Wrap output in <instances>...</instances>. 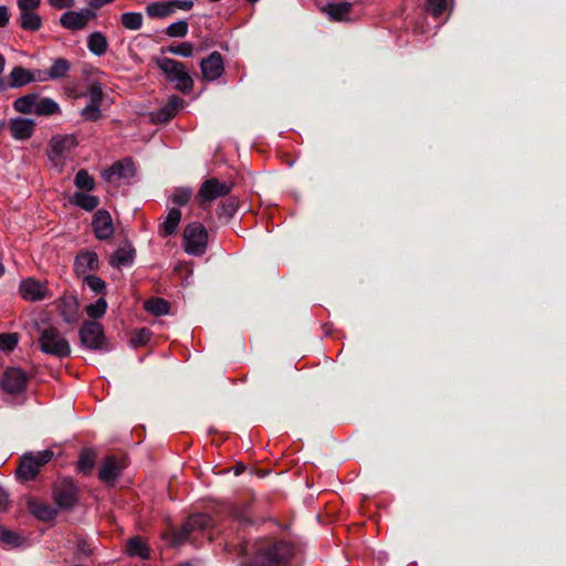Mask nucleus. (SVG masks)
<instances>
[{
  "label": "nucleus",
  "mask_w": 566,
  "mask_h": 566,
  "mask_svg": "<svg viewBox=\"0 0 566 566\" xmlns=\"http://www.w3.org/2000/svg\"><path fill=\"white\" fill-rule=\"evenodd\" d=\"M127 552L130 556H137L143 559L149 557V552L146 545L138 537H132L127 542Z\"/></svg>",
  "instance_id": "obj_36"
},
{
  "label": "nucleus",
  "mask_w": 566,
  "mask_h": 566,
  "mask_svg": "<svg viewBox=\"0 0 566 566\" xmlns=\"http://www.w3.org/2000/svg\"><path fill=\"white\" fill-rule=\"evenodd\" d=\"M74 202L77 207L84 209L85 211H93L98 206L99 200L96 196L93 195L75 192Z\"/></svg>",
  "instance_id": "obj_35"
},
{
  "label": "nucleus",
  "mask_w": 566,
  "mask_h": 566,
  "mask_svg": "<svg viewBox=\"0 0 566 566\" xmlns=\"http://www.w3.org/2000/svg\"><path fill=\"white\" fill-rule=\"evenodd\" d=\"M448 7V0H426V10L434 18L440 17Z\"/></svg>",
  "instance_id": "obj_45"
},
{
  "label": "nucleus",
  "mask_w": 566,
  "mask_h": 566,
  "mask_svg": "<svg viewBox=\"0 0 566 566\" xmlns=\"http://www.w3.org/2000/svg\"><path fill=\"white\" fill-rule=\"evenodd\" d=\"M135 256L136 251L130 244L120 247L114 252L111 265L117 269L129 268L133 265Z\"/></svg>",
  "instance_id": "obj_21"
},
{
  "label": "nucleus",
  "mask_w": 566,
  "mask_h": 566,
  "mask_svg": "<svg viewBox=\"0 0 566 566\" xmlns=\"http://www.w3.org/2000/svg\"><path fill=\"white\" fill-rule=\"evenodd\" d=\"M35 331L39 334L41 352L57 358H65L71 355V345L69 340L55 326H42L41 323L36 322Z\"/></svg>",
  "instance_id": "obj_1"
},
{
  "label": "nucleus",
  "mask_w": 566,
  "mask_h": 566,
  "mask_svg": "<svg viewBox=\"0 0 566 566\" xmlns=\"http://www.w3.org/2000/svg\"><path fill=\"white\" fill-rule=\"evenodd\" d=\"M8 505H9V494L3 488L0 486V512L7 511Z\"/></svg>",
  "instance_id": "obj_55"
},
{
  "label": "nucleus",
  "mask_w": 566,
  "mask_h": 566,
  "mask_svg": "<svg viewBox=\"0 0 566 566\" xmlns=\"http://www.w3.org/2000/svg\"><path fill=\"white\" fill-rule=\"evenodd\" d=\"M185 102L182 98L172 95L169 97L167 103L158 109L156 118L161 122H167L176 115L178 111L184 108Z\"/></svg>",
  "instance_id": "obj_24"
},
{
  "label": "nucleus",
  "mask_w": 566,
  "mask_h": 566,
  "mask_svg": "<svg viewBox=\"0 0 566 566\" xmlns=\"http://www.w3.org/2000/svg\"><path fill=\"white\" fill-rule=\"evenodd\" d=\"M158 69L166 75L167 80L175 84V88L182 93H189L193 88V81L184 63L170 57H159Z\"/></svg>",
  "instance_id": "obj_2"
},
{
  "label": "nucleus",
  "mask_w": 566,
  "mask_h": 566,
  "mask_svg": "<svg viewBox=\"0 0 566 566\" xmlns=\"http://www.w3.org/2000/svg\"><path fill=\"white\" fill-rule=\"evenodd\" d=\"M3 273H4V266L2 265V263H0V276H2Z\"/></svg>",
  "instance_id": "obj_61"
},
{
  "label": "nucleus",
  "mask_w": 566,
  "mask_h": 566,
  "mask_svg": "<svg viewBox=\"0 0 566 566\" xmlns=\"http://www.w3.org/2000/svg\"><path fill=\"white\" fill-rule=\"evenodd\" d=\"M19 292L22 298L30 302H40L45 298L48 295V287L44 283L29 277L27 280L21 281L19 285Z\"/></svg>",
  "instance_id": "obj_14"
},
{
  "label": "nucleus",
  "mask_w": 566,
  "mask_h": 566,
  "mask_svg": "<svg viewBox=\"0 0 566 566\" xmlns=\"http://www.w3.org/2000/svg\"><path fill=\"white\" fill-rule=\"evenodd\" d=\"M96 17L91 9H81L80 11H66L60 17V23L63 28L71 31L84 29L88 21Z\"/></svg>",
  "instance_id": "obj_12"
},
{
  "label": "nucleus",
  "mask_w": 566,
  "mask_h": 566,
  "mask_svg": "<svg viewBox=\"0 0 566 566\" xmlns=\"http://www.w3.org/2000/svg\"><path fill=\"white\" fill-rule=\"evenodd\" d=\"M180 220L181 211L178 208H171L159 227V234L165 238L174 234L178 229Z\"/></svg>",
  "instance_id": "obj_25"
},
{
  "label": "nucleus",
  "mask_w": 566,
  "mask_h": 566,
  "mask_svg": "<svg viewBox=\"0 0 566 566\" xmlns=\"http://www.w3.org/2000/svg\"><path fill=\"white\" fill-rule=\"evenodd\" d=\"M122 473V468L117 464L114 457H107L103 460L98 470V479L106 484H114Z\"/></svg>",
  "instance_id": "obj_18"
},
{
  "label": "nucleus",
  "mask_w": 566,
  "mask_h": 566,
  "mask_svg": "<svg viewBox=\"0 0 566 566\" xmlns=\"http://www.w3.org/2000/svg\"><path fill=\"white\" fill-rule=\"evenodd\" d=\"M28 509L33 516L43 522L53 521L57 515V510L49 504L30 500Z\"/></svg>",
  "instance_id": "obj_22"
},
{
  "label": "nucleus",
  "mask_w": 566,
  "mask_h": 566,
  "mask_svg": "<svg viewBox=\"0 0 566 566\" xmlns=\"http://www.w3.org/2000/svg\"><path fill=\"white\" fill-rule=\"evenodd\" d=\"M35 120L27 117H14L9 122L11 136L17 140H25L34 133Z\"/></svg>",
  "instance_id": "obj_16"
},
{
  "label": "nucleus",
  "mask_w": 566,
  "mask_h": 566,
  "mask_svg": "<svg viewBox=\"0 0 566 566\" xmlns=\"http://www.w3.org/2000/svg\"><path fill=\"white\" fill-rule=\"evenodd\" d=\"M81 344L94 352L106 353L111 348L103 325L96 321H85L78 332Z\"/></svg>",
  "instance_id": "obj_3"
},
{
  "label": "nucleus",
  "mask_w": 566,
  "mask_h": 566,
  "mask_svg": "<svg viewBox=\"0 0 566 566\" xmlns=\"http://www.w3.org/2000/svg\"><path fill=\"white\" fill-rule=\"evenodd\" d=\"M151 331L143 327L134 332L130 344L133 347H139L146 345L151 338Z\"/></svg>",
  "instance_id": "obj_44"
},
{
  "label": "nucleus",
  "mask_w": 566,
  "mask_h": 566,
  "mask_svg": "<svg viewBox=\"0 0 566 566\" xmlns=\"http://www.w3.org/2000/svg\"><path fill=\"white\" fill-rule=\"evenodd\" d=\"M189 27L186 20H179L170 23L166 29V34L170 38H185Z\"/></svg>",
  "instance_id": "obj_40"
},
{
  "label": "nucleus",
  "mask_w": 566,
  "mask_h": 566,
  "mask_svg": "<svg viewBox=\"0 0 566 566\" xmlns=\"http://www.w3.org/2000/svg\"><path fill=\"white\" fill-rule=\"evenodd\" d=\"M208 233L199 223L188 224L184 231V249L189 255L200 256L207 250Z\"/></svg>",
  "instance_id": "obj_6"
},
{
  "label": "nucleus",
  "mask_w": 566,
  "mask_h": 566,
  "mask_svg": "<svg viewBox=\"0 0 566 566\" xmlns=\"http://www.w3.org/2000/svg\"><path fill=\"white\" fill-rule=\"evenodd\" d=\"M60 315L66 324H75L78 321L80 303L74 295H64L59 303Z\"/></svg>",
  "instance_id": "obj_17"
},
{
  "label": "nucleus",
  "mask_w": 566,
  "mask_h": 566,
  "mask_svg": "<svg viewBox=\"0 0 566 566\" xmlns=\"http://www.w3.org/2000/svg\"><path fill=\"white\" fill-rule=\"evenodd\" d=\"M98 266V256L94 251H83L75 258L74 269L78 275H85Z\"/></svg>",
  "instance_id": "obj_20"
},
{
  "label": "nucleus",
  "mask_w": 566,
  "mask_h": 566,
  "mask_svg": "<svg viewBox=\"0 0 566 566\" xmlns=\"http://www.w3.org/2000/svg\"><path fill=\"white\" fill-rule=\"evenodd\" d=\"M33 82L31 71L22 66H14L9 74L8 88H17Z\"/></svg>",
  "instance_id": "obj_26"
},
{
  "label": "nucleus",
  "mask_w": 566,
  "mask_h": 566,
  "mask_svg": "<svg viewBox=\"0 0 566 566\" xmlns=\"http://www.w3.org/2000/svg\"><path fill=\"white\" fill-rule=\"evenodd\" d=\"M0 542L7 547H19L23 543V538L15 532L0 527Z\"/></svg>",
  "instance_id": "obj_37"
},
{
  "label": "nucleus",
  "mask_w": 566,
  "mask_h": 566,
  "mask_svg": "<svg viewBox=\"0 0 566 566\" xmlns=\"http://www.w3.org/2000/svg\"><path fill=\"white\" fill-rule=\"evenodd\" d=\"M241 554H242L243 556H250V553L248 552V548H247V547H242V548H241Z\"/></svg>",
  "instance_id": "obj_60"
},
{
  "label": "nucleus",
  "mask_w": 566,
  "mask_h": 566,
  "mask_svg": "<svg viewBox=\"0 0 566 566\" xmlns=\"http://www.w3.org/2000/svg\"><path fill=\"white\" fill-rule=\"evenodd\" d=\"M93 231L98 240H106L113 237L114 227L111 214L105 210H98L93 218Z\"/></svg>",
  "instance_id": "obj_15"
},
{
  "label": "nucleus",
  "mask_w": 566,
  "mask_h": 566,
  "mask_svg": "<svg viewBox=\"0 0 566 566\" xmlns=\"http://www.w3.org/2000/svg\"><path fill=\"white\" fill-rule=\"evenodd\" d=\"M87 49L95 56H103L108 50V41L104 33L94 31L87 36Z\"/></svg>",
  "instance_id": "obj_23"
},
{
  "label": "nucleus",
  "mask_w": 566,
  "mask_h": 566,
  "mask_svg": "<svg viewBox=\"0 0 566 566\" xmlns=\"http://www.w3.org/2000/svg\"><path fill=\"white\" fill-rule=\"evenodd\" d=\"M101 105H93V104H87L82 111H81V115L87 119V120H92V122H96L101 117H102V111H101Z\"/></svg>",
  "instance_id": "obj_50"
},
{
  "label": "nucleus",
  "mask_w": 566,
  "mask_h": 566,
  "mask_svg": "<svg viewBox=\"0 0 566 566\" xmlns=\"http://www.w3.org/2000/svg\"><path fill=\"white\" fill-rule=\"evenodd\" d=\"M53 458L51 450H42L39 452H28L21 457L20 465L17 474L24 481H30L39 473L40 468Z\"/></svg>",
  "instance_id": "obj_5"
},
{
  "label": "nucleus",
  "mask_w": 566,
  "mask_h": 566,
  "mask_svg": "<svg viewBox=\"0 0 566 566\" xmlns=\"http://www.w3.org/2000/svg\"><path fill=\"white\" fill-rule=\"evenodd\" d=\"M76 146L77 139L74 135H55L49 143L48 156L55 165L62 164Z\"/></svg>",
  "instance_id": "obj_7"
},
{
  "label": "nucleus",
  "mask_w": 566,
  "mask_h": 566,
  "mask_svg": "<svg viewBox=\"0 0 566 566\" xmlns=\"http://www.w3.org/2000/svg\"><path fill=\"white\" fill-rule=\"evenodd\" d=\"M29 376L28 374L19 368H8L0 379L1 388L10 395H19L24 392L27 389Z\"/></svg>",
  "instance_id": "obj_9"
},
{
  "label": "nucleus",
  "mask_w": 566,
  "mask_h": 566,
  "mask_svg": "<svg viewBox=\"0 0 566 566\" xmlns=\"http://www.w3.org/2000/svg\"><path fill=\"white\" fill-rule=\"evenodd\" d=\"M292 555L293 546L289 542L280 541L259 549L251 559L259 566H272L287 560Z\"/></svg>",
  "instance_id": "obj_4"
},
{
  "label": "nucleus",
  "mask_w": 566,
  "mask_h": 566,
  "mask_svg": "<svg viewBox=\"0 0 566 566\" xmlns=\"http://www.w3.org/2000/svg\"><path fill=\"white\" fill-rule=\"evenodd\" d=\"M88 103L93 105H101L103 99V84L99 82H92L85 93Z\"/></svg>",
  "instance_id": "obj_39"
},
{
  "label": "nucleus",
  "mask_w": 566,
  "mask_h": 566,
  "mask_svg": "<svg viewBox=\"0 0 566 566\" xmlns=\"http://www.w3.org/2000/svg\"><path fill=\"white\" fill-rule=\"evenodd\" d=\"M8 126L7 122L4 119L0 120V133Z\"/></svg>",
  "instance_id": "obj_59"
},
{
  "label": "nucleus",
  "mask_w": 566,
  "mask_h": 566,
  "mask_svg": "<svg viewBox=\"0 0 566 566\" xmlns=\"http://www.w3.org/2000/svg\"><path fill=\"white\" fill-rule=\"evenodd\" d=\"M232 184L220 181L217 178H209L202 182L198 191V198L200 199L201 203L210 202L217 198L229 195L232 190Z\"/></svg>",
  "instance_id": "obj_11"
},
{
  "label": "nucleus",
  "mask_w": 566,
  "mask_h": 566,
  "mask_svg": "<svg viewBox=\"0 0 566 566\" xmlns=\"http://www.w3.org/2000/svg\"><path fill=\"white\" fill-rule=\"evenodd\" d=\"M41 4V0H17L20 12L35 11Z\"/></svg>",
  "instance_id": "obj_51"
},
{
  "label": "nucleus",
  "mask_w": 566,
  "mask_h": 566,
  "mask_svg": "<svg viewBox=\"0 0 566 566\" xmlns=\"http://www.w3.org/2000/svg\"><path fill=\"white\" fill-rule=\"evenodd\" d=\"M53 497L59 510L71 511L77 503V488L71 481H63L54 486Z\"/></svg>",
  "instance_id": "obj_10"
},
{
  "label": "nucleus",
  "mask_w": 566,
  "mask_h": 566,
  "mask_svg": "<svg viewBox=\"0 0 566 566\" xmlns=\"http://www.w3.org/2000/svg\"><path fill=\"white\" fill-rule=\"evenodd\" d=\"M167 51L175 55H179L182 57H190L193 54V44L190 42H182L177 45L168 46Z\"/></svg>",
  "instance_id": "obj_46"
},
{
  "label": "nucleus",
  "mask_w": 566,
  "mask_h": 566,
  "mask_svg": "<svg viewBox=\"0 0 566 566\" xmlns=\"http://www.w3.org/2000/svg\"><path fill=\"white\" fill-rule=\"evenodd\" d=\"M192 196L190 188H177L170 196V200L178 207L187 205Z\"/></svg>",
  "instance_id": "obj_43"
},
{
  "label": "nucleus",
  "mask_w": 566,
  "mask_h": 566,
  "mask_svg": "<svg viewBox=\"0 0 566 566\" xmlns=\"http://www.w3.org/2000/svg\"><path fill=\"white\" fill-rule=\"evenodd\" d=\"M212 525V518L208 514L196 513L188 517L181 528L174 533L172 544H184L188 536L196 531H203Z\"/></svg>",
  "instance_id": "obj_8"
},
{
  "label": "nucleus",
  "mask_w": 566,
  "mask_h": 566,
  "mask_svg": "<svg viewBox=\"0 0 566 566\" xmlns=\"http://www.w3.org/2000/svg\"><path fill=\"white\" fill-rule=\"evenodd\" d=\"M60 105L50 97L39 98L35 105L34 114L39 116H49L60 113Z\"/></svg>",
  "instance_id": "obj_30"
},
{
  "label": "nucleus",
  "mask_w": 566,
  "mask_h": 566,
  "mask_svg": "<svg viewBox=\"0 0 566 566\" xmlns=\"http://www.w3.org/2000/svg\"><path fill=\"white\" fill-rule=\"evenodd\" d=\"M350 9L352 3L343 1L337 3H327L322 8V11L333 21H344Z\"/></svg>",
  "instance_id": "obj_27"
},
{
  "label": "nucleus",
  "mask_w": 566,
  "mask_h": 566,
  "mask_svg": "<svg viewBox=\"0 0 566 566\" xmlns=\"http://www.w3.org/2000/svg\"><path fill=\"white\" fill-rule=\"evenodd\" d=\"M50 6L55 9H70L74 7L75 0H48Z\"/></svg>",
  "instance_id": "obj_52"
},
{
  "label": "nucleus",
  "mask_w": 566,
  "mask_h": 566,
  "mask_svg": "<svg viewBox=\"0 0 566 566\" xmlns=\"http://www.w3.org/2000/svg\"><path fill=\"white\" fill-rule=\"evenodd\" d=\"M74 184L77 188L91 191L95 188V181L93 177L85 170L81 169L75 175Z\"/></svg>",
  "instance_id": "obj_41"
},
{
  "label": "nucleus",
  "mask_w": 566,
  "mask_h": 566,
  "mask_svg": "<svg viewBox=\"0 0 566 566\" xmlns=\"http://www.w3.org/2000/svg\"><path fill=\"white\" fill-rule=\"evenodd\" d=\"M134 175L133 164L127 161H117L108 169L104 170L101 176L106 181H112L114 177L117 179H126Z\"/></svg>",
  "instance_id": "obj_19"
},
{
  "label": "nucleus",
  "mask_w": 566,
  "mask_h": 566,
  "mask_svg": "<svg viewBox=\"0 0 566 566\" xmlns=\"http://www.w3.org/2000/svg\"><path fill=\"white\" fill-rule=\"evenodd\" d=\"M144 307L148 313L155 316H163L169 313L170 305L164 298L153 297L145 302Z\"/></svg>",
  "instance_id": "obj_31"
},
{
  "label": "nucleus",
  "mask_w": 566,
  "mask_h": 566,
  "mask_svg": "<svg viewBox=\"0 0 566 566\" xmlns=\"http://www.w3.org/2000/svg\"><path fill=\"white\" fill-rule=\"evenodd\" d=\"M174 12L170 2H153L146 7V13L149 18L164 19Z\"/></svg>",
  "instance_id": "obj_32"
},
{
  "label": "nucleus",
  "mask_w": 566,
  "mask_h": 566,
  "mask_svg": "<svg viewBox=\"0 0 566 566\" xmlns=\"http://www.w3.org/2000/svg\"><path fill=\"white\" fill-rule=\"evenodd\" d=\"M48 75H49V71H42V70L31 71V76L33 77V82L50 81L51 77H49Z\"/></svg>",
  "instance_id": "obj_54"
},
{
  "label": "nucleus",
  "mask_w": 566,
  "mask_h": 566,
  "mask_svg": "<svg viewBox=\"0 0 566 566\" xmlns=\"http://www.w3.org/2000/svg\"><path fill=\"white\" fill-rule=\"evenodd\" d=\"M20 27L23 30L35 32L42 27V18L35 12H20L19 17Z\"/></svg>",
  "instance_id": "obj_28"
},
{
  "label": "nucleus",
  "mask_w": 566,
  "mask_h": 566,
  "mask_svg": "<svg viewBox=\"0 0 566 566\" xmlns=\"http://www.w3.org/2000/svg\"><path fill=\"white\" fill-rule=\"evenodd\" d=\"M95 464V455L92 451L85 450L81 453L78 459V471L83 474H88Z\"/></svg>",
  "instance_id": "obj_42"
},
{
  "label": "nucleus",
  "mask_w": 566,
  "mask_h": 566,
  "mask_svg": "<svg viewBox=\"0 0 566 566\" xmlns=\"http://www.w3.org/2000/svg\"><path fill=\"white\" fill-rule=\"evenodd\" d=\"M178 566H191V565H190V564H188V563H185V564H180V565H178Z\"/></svg>",
  "instance_id": "obj_62"
},
{
  "label": "nucleus",
  "mask_w": 566,
  "mask_h": 566,
  "mask_svg": "<svg viewBox=\"0 0 566 566\" xmlns=\"http://www.w3.org/2000/svg\"><path fill=\"white\" fill-rule=\"evenodd\" d=\"M171 4V8L175 9H181V10H190L193 6V0H171L169 1Z\"/></svg>",
  "instance_id": "obj_53"
},
{
  "label": "nucleus",
  "mask_w": 566,
  "mask_h": 566,
  "mask_svg": "<svg viewBox=\"0 0 566 566\" xmlns=\"http://www.w3.org/2000/svg\"><path fill=\"white\" fill-rule=\"evenodd\" d=\"M200 70L205 80H218L224 71L222 55L218 51H213L207 59L200 62Z\"/></svg>",
  "instance_id": "obj_13"
},
{
  "label": "nucleus",
  "mask_w": 566,
  "mask_h": 566,
  "mask_svg": "<svg viewBox=\"0 0 566 566\" xmlns=\"http://www.w3.org/2000/svg\"><path fill=\"white\" fill-rule=\"evenodd\" d=\"M9 22V11L6 6H0V28H3Z\"/></svg>",
  "instance_id": "obj_57"
},
{
  "label": "nucleus",
  "mask_w": 566,
  "mask_h": 566,
  "mask_svg": "<svg viewBox=\"0 0 566 566\" xmlns=\"http://www.w3.org/2000/svg\"><path fill=\"white\" fill-rule=\"evenodd\" d=\"M4 67H6V59L0 53V75H2ZM7 88H8L7 81L4 78H2V76H0V92L6 91Z\"/></svg>",
  "instance_id": "obj_56"
},
{
  "label": "nucleus",
  "mask_w": 566,
  "mask_h": 566,
  "mask_svg": "<svg viewBox=\"0 0 566 566\" xmlns=\"http://www.w3.org/2000/svg\"><path fill=\"white\" fill-rule=\"evenodd\" d=\"M70 70L71 63L65 59L59 57L53 61L51 67L48 70V76L51 77V80L53 81L61 80L67 75Z\"/></svg>",
  "instance_id": "obj_34"
},
{
  "label": "nucleus",
  "mask_w": 566,
  "mask_h": 566,
  "mask_svg": "<svg viewBox=\"0 0 566 566\" xmlns=\"http://www.w3.org/2000/svg\"><path fill=\"white\" fill-rule=\"evenodd\" d=\"M120 22L125 29L129 31H137L143 27L144 17L137 11L124 12L120 15Z\"/></svg>",
  "instance_id": "obj_33"
},
{
  "label": "nucleus",
  "mask_w": 566,
  "mask_h": 566,
  "mask_svg": "<svg viewBox=\"0 0 566 566\" xmlns=\"http://www.w3.org/2000/svg\"><path fill=\"white\" fill-rule=\"evenodd\" d=\"M38 96L34 93L23 95L13 102V108L22 114H32L35 111Z\"/></svg>",
  "instance_id": "obj_29"
},
{
  "label": "nucleus",
  "mask_w": 566,
  "mask_h": 566,
  "mask_svg": "<svg viewBox=\"0 0 566 566\" xmlns=\"http://www.w3.org/2000/svg\"><path fill=\"white\" fill-rule=\"evenodd\" d=\"M18 336L13 333L0 334V352H10L18 345Z\"/></svg>",
  "instance_id": "obj_47"
},
{
  "label": "nucleus",
  "mask_w": 566,
  "mask_h": 566,
  "mask_svg": "<svg viewBox=\"0 0 566 566\" xmlns=\"http://www.w3.org/2000/svg\"><path fill=\"white\" fill-rule=\"evenodd\" d=\"M248 1H249V2H251V3H255V2H258L259 0H248Z\"/></svg>",
  "instance_id": "obj_63"
},
{
  "label": "nucleus",
  "mask_w": 566,
  "mask_h": 566,
  "mask_svg": "<svg viewBox=\"0 0 566 566\" xmlns=\"http://www.w3.org/2000/svg\"><path fill=\"white\" fill-rule=\"evenodd\" d=\"M114 0H87V4L94 9H99L108 3H112Z\"/></svg>",
  "instance_id": "obj_58"
},
{
  "label": "nucleus",
  "mask_w": 566,
  "mask_h": 566,
  "mask_svg": "<svg viewBox=\"0 0 566 566\" xmlns=\"http://www.w3.org/2000/svg\"><path fill=\"white\" fill-rule=\"evenodd\" d=\"M238 209V200L229 198L219 207V216L224 218H232Z\"/></svg>",
  "instance_id": "obj_48"
},
{
  "label": "nucleus",
  "mask_w": 566,
  "mask_h": 566,
  "mask_svg": "<svg viewBox=\"0 0 566 566\" xmlns=\"http://www.w3.org/2000/svg\"><path fill=\"white\" fill-rule=\"evenodd\" d=\"M107 306V301L104 297H99L86 306V314L93 319L101 318L105 315Z\"/></svg>",
  "instance_id": "obj_38"
},
{
  "label": "nucleus",
  "mask_w": 566,
  "mask_h": 566,
  "mask_svg": "<svg viewBox=\"0 0 566 566\" xmlns=\"http://www.w3.org/2000/svg\"><path fill=\"white\" fill-rule=\"evenodd\" d=\"M84 281L86 285L95 293H104L106 289V283L98 276L95 275H84Z\"/></svg>",
  "instance_id": "obj_49"
}]
</instances>
